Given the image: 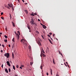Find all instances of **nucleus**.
<instances>
[{"label":"nucleus","mask_w":76,"mask_h":76,"mask_svg":"<svg viewBox=\"0 0 76 76\" xmlns=\"http://www.w3.org/2000/svg\"><path fill=\"white\" fill-rule=\"evenodd\" d=\"M13 69H14L15 70V66L13 65Z\"/></svg>","instance_id":"2eb2a0df"},{"label":"nucleus","mask_w":76,"mask_h":76,"mask_svg":"<svg viewBox=\"0 0 76 76\" xmlns=\"http://www.w3.org/2000/svg\"><path fill=\"white\" fill-rule=\"evenodd\" d=\"M16 35L17 38L18 40H19V34H16Z\"/></svg>","instance_id":"7ed1b4c3"},{"label":"nucleus","mask_w":76,"mask_h":76,"mask_svg":"<svg viewBox=\"0 0 76 76\" xmlns=\"http://www.w3.org/2000/svg\"><path fill=\"white\" fill-rule=\"evenodd\" d=\"M7 8H8V9H10V7H9V6H7Z\"/></svg>","instance_id":"2f4dec72"},{"label":"nucleus","mask_w":76,"mask_h":76,"mask_svg":"<svg viewBox=\"0 0 76 76\" xmlns=\"http://www.w3.org/2000/svg\"><path fill=\"white\" fill-rule=\"evenodd\" d=\"M5 30L6 31H7V27H6V28H5Z\"/></svg>","instance_id":"ea45409f"},{"label":"nucleus","mask_w":76,"mask_h":76,"mask_svg":"<svg viewBox=\"0 0 76 76\" xmlns=\"http://www.w3.org/2000/svg\"><path fill=\"white\" fill-rule=\"evenodd\" d=\"M43 28H44V29H45V28H47V27H46V26H45L44 25L43 26Z\"/></svg>","instance_id":"ddd939ff"},{"label":"nucleus","mask_w":76,"mask_h":76,"mask_svg":"<svg viewBox=\"0 0 76 76\" xmlns=\"http://www.w3.org/2000/svg\"><path fill=\"white\" fill-rule=\"evenodd\" d=\"M14 40H15V38H13L12 39V41H13V42H15Z\"/></svg>","instance_id":"a878e982"},{"label":"nucleus","mask_w":76,"mask_h":76,"mask_svg":"<svg viewBox=\"0 0 76 76\" xmlns=\"http://www.w3.org/2000/svg\"><path fill=\"white\" fill-rule=\"evenodd\" d=\"M18 0V1L19 3L20 2V1H19L20 0Z\"/></svg>","instance_id":"5fc2aeb1"},{"label":"nucleus","mask_w":76,"mask_h":76,"mask_svg":"<svg viewBox=\"0 0 76 76\" xmlns=\"http://www.w3.org/2000/svg\"><path fill=\"white\" fill-rule=\"evenodd\" d=\"M1 53H3V50H1Z\"/></svg>","instance_id":"de8ad7c7"},{"label":"nucleus","mask_w":76,"mask_h":76,"mask_svg":"<svg viewBox=\"0 0 76 76\" xmlns=\"http://www.w3.org/2000/svg\"><path fill=\"white\" fill-rule=\"evenodd\" d=\"M34 20L32 19H31V21H30V23L31 24H34Z\"/></svg>","instance_id":"20e7f679"},{"label":"nucleus","mask_w":76,"mask_h":76,"mask_svg":"<svg viewBox=\"0 0 76 76\" xmlns=\"http://www.w3.org/2000/svg\"><path fill=\"white\" fill-rule=\"evenodd\" d=\"M66 63L67 66H68L69 67V65L67 64H68V63H67V62H66Z\"/></svg>","instance_id":"7c9ffc66"},{"label":"nucleus","mask_w":76,"mask_h":76,"mask_svg":"<svg viewBox=\"0 0 76 76\" xmlns=\"http://www.w3.org/2000/svg\"><path fill=\"white\" fill-rule=\"evenodd\" d=\"M21 66L22 67H24V66L23 65H21Z\"/></svg>","instance_id":"a19ab883"},{"label":"nucleus","mask_w":76,"mask_h":76,"mask_svg":"<svg viewBox=\"0 0 76 76\" xmlns=\"http://www.w3.org/2000/svg\"><path fill=\"white\" fill-rule=\"evenodd\" d=\"M42 51L43 53H45V52H44V51L43 50V48H42Z\"/></svg>","instance_id":"a211bd4d"},{"label":"nucleus","mask_w":76,"mask_h":76,"mask_svg":"<svg viewBox=\"0 0 76 76\" xmlns=\"http://www.w3.org/2000/svg\"><path fill=\"white\" fill-rule=\"evenodd\" d=\"M16 67L17 68H18V67H19V66L18 65H17Z\"/></svg>","instance_id":"37998d69"},{"label":"nucleus","mask_w":76,"mask_h":76,"mask_svg":"<svg viewBox=\"0 0 76 76\" xmlns=\"http://www.w3.org/2000/svg\"><path fill=\"white\" fill-rule=\"evenodd\" d=\"M46 75H47V76H48V72H47Z\"/></svg>","instance_id":"4c0bfd02"},{"label":"nucleus","mask_w":76,"mask_h":76,"mask_svg":"<svg viewBox=\"0 0 76 76\" xmlns=\"http://www.w3.org/2000/svg\"><path fill=\"white\" fill-rule=\"evenodd\" d=\"M25 11L26 14H28V11L27 10H25Z\"/></svg>","instance_id":"6ab92c4d"},{"label":"nucleus","mask_w":76,"mask_h":76,"mask_svg":"<svg viewBox=\"0 0 76 76\" xmlns=\"http://www.w3.org/2000/svg\"><path fill=\"white\" fill-rule=\"evenodd\" d=\"M50 73L51 75H53V70L51 69H50Z\"/></svg>","instance_id":"9d476101"},{"label":"nucleus","mask_w":76,"mask_h":76,"mask_svg":"<svg viewBox=\"0 0 76 76\" xmlns=\"http://www.w3.org/2000/svg\"><path fill=\"white\" fill-rule=\"evenodd\" d=\"M25 4H28V3H25Z\"/></svg>","instance_id":"bf43d9fd"},{"label":"nucleus","mask_w":76,"mask_h":76,"mask_svg":"<svg viewBox=\"0 0 76 76\" xmlns=\"http://www.w3.org/2000/svg\"><path fill=\"white\" fill-rule=\"evenodd\" d=\"M37 43L39 45H41V42H40V40H39L38 41Z\"/></svg>","instance_id":"39448f33"},{"label":"nucleus","mask_w":76,"mask_h":76,"mask_svg":"<svg viewBox=\"0 0 76 76\" xmlns=\"http://www.w3.org/2000/svg\"><path fill=\"white\" fill-rule=\"evenodd\" d=\"M3 15V12H1V15Z\"/></svg>","instance_id":"f704fd0d"},{"label":"nucleus","mask_w":76,"mask_h":76,"mask_svg":"<svg viewBox=\"0 0 76 76\" xmlns=\"http://www.w3.org/2000/svg\"><path fill=\"white\" fill-rule=\"evenodd\" d=\"M12 7V10H14V8H13V6Z\"/></svg>","instance_id":"c9c22d12"},{"label":"nucleus","mask_w":76,"mask_h":76,"mask_svg":"<svg viewBox=\"0 0 76 76\" xmlns=\"http://www.w3.org/2000/svg\"><path fill=\"white\" fill-rule=\"evenodd\" d=\"M41 53L40 54V56L41 57H42V51H41Z\"/></svg>","instance_id":"f3484780"},{"label":"nucleus","mask_w":76,"mask_h":76,"mask_svg":"<svg viewBox=\"0 0 76 76\" xmlns=\"http://www.w3.org/2000/svg\"><path fill=\"white\" fill-rule=\"evenodd\" d=\"M48 40H49V41H50V43H51V44H53V43H52V42H51V40H50V39H48Z\"/></svg>","instance_id":"9b49d317"},{"label":"nucleus","mask_w":76,"mask_h":76,"mask_svg":"<svg viewBox=\"0 0 76 76\" xmlns=\"http://www.w3.org/2000/svg\"><path fill=\"white\" fill-rule=\"evenodd\" d=\"M27 27L29 30H31V28L28 25H27Z\"/></svg>","instance_id":"1a4fd4ad"},{"label":"nucleus","mask_w":76,"mask_h":76,"mask_svg":"<svg viewBox=\"0 0 76 76\" xmlns=\"http://www.w3.org/2000/svg\"><path fill=\"white\" fill-rule=\"evenodd\" d=\"M37 34H39V32H38V31H37Z\"/></svg>","instance_id":"8fccbe9b"},{"label":"nucleus","mask_w":76,"mask_h":76,"mask_svg":"<svg viewBox=\"0 0 76 76\" xmlns=\"http://www.w3.org/2000/svg\"><path fill=\"white\" fill-rule=\"evenodd\" d=\"M4 37L5 38H8L7 36L6 35H4Z\"/></svg>","instance_id":"b1692460"},{"label":"nucleus","mask_w":76,"mask_h":76,"mask_svg":"<svg viewBox=\"0 0 76 76\" xmlns=\"http://www.w3.org/2000/svg\"><path fill=\"white\" fill-rule=\"evenodd\" d=\"M15 76H18V75H15Z\"/></svg>","instance_id":"0e129e2a"},{"label":"nucleus","mask_w":76,"mask_h":76,"mask_svg":"<svg viewBox=\"0 0 76 76\" xmlns=\"http://www.w3.org/2000/svg\"><path fill=\"white\" fill-rule=\"evenodd\" d=\"M54 35H55V34H53V37H54Z\"/></svg>","instance_id":"052dcab7"},{"label":"nucleus","mask_w":76,"mask_h":76,"mask_svg":"<svg viewBox=\"0 0 76 76\" xmlns=\"http://www.w3.org/2000/svg\"><path fill=\"white\" fill-rule=\"evenodd\" d=\"M1 19H3V20H4V18L3 17H1Z\"/></svg>","instance_id":"c756f323"},{"label":"nucleus","mask_w":76,"mask_h":76,"mask_svg":"<svg viewBox=\"0 0 76 76\" xmlns=\"http://www.w3.org/2000/svg\"><path fill=\"white\" fill-rule=\"evenodd\" d=\"M48 35V36L49 37H50V35Z\"/></svg>","instance_id":"3c124183"},{"label":"nucleus","mask_w":76,"mask_h":76,"mask_svg":"<svg viewBox=\"0 0 76 76\" xmlns=\"http://www.w3.org/2000/svg\"><path fill=\"white\" fill-rule=\"evenodd\" d=\"M34 14L35 15H37V13H34Z\"/></svg>","instance_id":"79ce46f5"},{"label":"nucleus","mask_w":76,"mask_h":76,"mask_svg":"<svg viewBox=\"0 0 76 76\" xmlns=\"http://www.w3.org/2000/svg\"><path fill=\"white\" fill-rule=\"evenodd\" d=\"M7 64L8 66H10V62L9 61H7Z\"/></svg>","instance_id":"0eeeda50"},{"label":"nucleus","mask_w":76,"mask_h":76,"mask_svg":"<svg viewBox=\"0 0 76 76\" xmlns=\"http://www.w3.org/2000/svg\"><path fill=\"white\" fill-rule=\"evenodd\" d=\"M1 67L2 68H3V64H2V65L1 66Z\"/></svg>","instance_id":"58836bf2"},{"label":"nucleus","mask_w":76,"mask_h":76,"mask_svg":"<svg viewBox=\"0 0 76 76\" xmlns=\"http://www.w3.org/2000/svg\"><path fill=\"white\" fill-rule=\"evenodd\" d=\"M41 25H42V26H43L44 25H43V24H41Z\"/></svg>","instance_id":"603ef678"},{"label":"nucleus","mask_w":76,"mask_h":76,"mask_svg":"<svg viewBox=\"0 0 76 76\" xmlns=\"http://www.w3.org/2000/svg\"><path fill=\"white\" fill-rule=\"evenodd\" d=\"M22 0L23 1V3H24V2H25V1H24V0Z\"/></svg>","instance_id":"864d4df0"},{"label":"nucleus","mask_w":76,"mask_h":76,"mask_svg":"<svg viewBox=\"0 0 76 76\" xmlns=\"http://www.w3.org/2000/svg\"><path fill=\"white\" fill-rule=\"evenodd\" d=\"M4 56L5 57H6L7 58L10 57V54L8 53H5V54H4Z\"/></svg>","instance_id":"f03ea898"},{"label":"nucleus","mask_w":76,"mask_h":76,"mask_svg":"<svg viewBox=\"0 0 76 76\" xmlns=\"http://www.w3.org/2000/svg\"><path fill=\"white\" fill-rule=\"evenodd\" d=\"M42 37L43 38H44V37H43V36L42 35Z\"/></svg>","instance_id":"13d9d810"},{"label":"nucleus","mask_w":76,"mask_h":76,"mask_svg":"<svg viewBox=\"0 0 76 76\" xmlns=\"http://www.w3.org/2000/svg\"><path fill=\"white\" fill-rule=\"evenodd\" d=\"M42 56L43 57H45V55L43 53H42Z\"/></svg>","instance_id":"dca6fc26"},{"label":"nucleus","mask_w":76,"mask_h":76,"mask_svg":"<svg viewBox=\"0 0 76 76\" xmlns=\"http://www.w3.org/2000/svg\"><path fill=\"white\" fill-rule=\"evenodd\" d=\"M53 64H56L55 62H54V59H53Z\"/></svg>","instance_id":"412c9836"},{"label":"nucleus","mask_w":76,"mask_h":76,"mask_svg":"<svg viewBox=\"0 0 76 76\" xmlns=\"http://www.w3.org/2000/svg\"><path fill=\"white\" fill-rule=\"evenodd\" d=\"M5 72H6V73H8L9 72H8V70H7V69L6 68L5 69Z\"/></svg>","instance_id":"6e6552de"},{"label":"nucleus","mask_w":76,"mask_h":76,"mask_svg":"<svg viewBox=\"0 0 76 76\" xmlns=\"http://www.w3.org/2000/svg\"><path fill=\"white\" fill-rule=\"evenodd\" d=\"M18 34H19L20 35V32H19V31H18Z\"/></svg>","instance_id":"72a5a7b5"},{"label":"nucleus","mask_w":76,"mask_h":76,"mask_svg":"<svg viewBox=\"0 0 76 76\" xmlns=\"http://www.w3.org/2000/svg\"><path fill=\"white\" fill-rule=\"evenodd\" d=\"M1 34H2V33H0V35Z\"/></svg>","instance_id":"680f3d73"},{"label":"nucleus","mask_w":76,"mask_h":76,"mask_svg":"<svg viewBox=\"0 0 76 76\" xmlns=\"http://www.w3.org/2000/svg\"><path fill=\"white\" fill-rule=\"evenodd\" d=\"M0 46H1V44L0 43Z\"/></svg>","instance_id":"e2e57ef3"},{"label":"nucleus","mask_w":76,"mask_h":76,"mask_svg":"<svg viewBox=\"0 0 76 76\" xmlns=\"http://www.w3.org/2000/svg\"><path fill=\"white\" fill-rule=\"evenodd\" d=\"M8 46L9 47H10V45H8Z\"/></svg>","instance_id":"49530a36"},{"label":"nucleus","mask_w":76,"mask_h":76,"mask_svg":"<svg viewBox=\"0 0 76 76\" xmlns=\"http://www.w3.org/2000/svg\"><path fill=\"white\" fill-rule=\"evenodd\" d=\"M50 39H51V40H52V41L53 40V39H52V38H51V37H50Z\"/></svg>","instance_id":"09e8293b"},{"label":"nucleus","mask_w":76,"mask_h":76,"mask_svg":"<svg viewBox=\"0 0 76 76\" xmlns=\"http://www.w3.org/2000/svg\"><path fill=\"white\" fill-rule=\"evenodd\" d=\"M38 21H41V20H40L38 19Z\"/></svg>","instance_id":"4d7b16f0"},{"label":"nucleus","mask_w":76,"mask_h":76,"mask_svg":"<svg viewBox=\"0 0 76 76\" xmlns=\"http://www.w3.org/2000/svg\"><path fill=\"white\" fill-rule=\"evenodd\" d=\"M4 42H7V39H4Z\"/></svg>","instance_id":"4be33fe9"},{"label":"nucleus","mask_w":76,"mask_h":76,"mask_svg":"<svg viewBox=\"0 0 76 76\" xmlns=\"http://www.w3.org/2000/svg\"><path fill=\"white\" fill-rule=\"evenodd\" d=\"M31 30L29 31V32H31Z\"/></svg>","instance_id":"338daca9"},{"label":"nucleus","mask_w":76,"mask_h":76,"mask_svg":"<svg viewBox=\"0 0 76 76\" xmlns=\"http://www.w3.org/2000/svg\"><path fill=\"white\" fill-rule=\"evenodd\" d=\"M2 47H3L4 48V45H2Z\"/></svg>","instance_id":"e433bc0d"},{"label":"nucleus","mask_w":76,"mask_h":76,"mask_svg":"<svg viewBox=\"0 0 76 76\" xmlns=\"http://www.w3.org/2000/svg\"><path fill=\"white\" fill-rule=\"evenodd\" d=\"M31 15H32V16H35V15H34V14H31Z\"/></svg>","instance_id":"c85d7f7f"},{"label":"nucleus","mask_w":76,"mask_h":76,"mask_svg":"<svg viewBox=\"0 0 76 76\" xmlns=\"http://www.w3.org/2000/svg\"><path fill=\"white\" fill-rule=\"evenodd\" d=\"M58 51L60 54H61V56H63V54H62L61 53H60V52L59 51Z\"/></svg>","instance_id":"aec40b11"},{"label":"nucleus","mask_w":76,"mask_h":76,"mask_svg":"<svg viewBox=\"0 0 76 76\" xmlns=\"http://www.w3.org/2000/svg\"><path fill=\"white\" fill-rule=\"evenodd\" d=\"M10 19H12V16L11 15V14H10Z\"/></svg>","instance_id":"bb28decb"},{"label":"nucleus","mask_w":76,"mask_h":76,"mask_svg":"<svg viewBox=\"0 0 76 76\" xmlns=\"http://www.w3.org/2000/svg\"><path fill=\"white\" fill-rule=\"evenodd\" d=\"M12 23L13 26H14V27H15V24L14 23L12 22Z\"/></svg>","instance_id":"f8f14e48"},{"label":"nucleus","mask_w":76,"mask_h":76,"mask_svg":"<svg viewBox=\"0 0 76 76\" xmlns=\"http://www.w3.org/2000/svg\"><path fill=\"white\" fill-rule=\"evenodd\" d=\"M32 64H33V63L31 62L30 63V65H31V66H32Z\"/></svg>","instance_id":"5701e85b"},{"label":"nucleus","mask_w":76,"mask_h":76,"mask_svg":"<svg viewBox=\"0 0 76 76\" xmlns=\"http://www.w3.org/2000/svg\"><path fill=\"white\" fill-rule=\"evenodd\" d=\"M40 69H41L42 70V65L41 66H40Z\"/></svg>","instance_id":"393cba45"},{"label":"nucleus","mask_w":76,"mask_h":76,"mask_svg":"<svg viewBox=\"0 0 76 76\" xmlns=\"http://www.w3.org/2000/svg\"><path fill=\"white\" fill-rule=\"evenodd\" d=\"M20 69H22V67H21V66H20Z\"/></svg>","instance_id":"a18cd8bd"},{"label":"nucleus","mask_w":76,"mask_h":76,"mask_svg":"<svg viewBox=\"0 0 76 76\" xmlns=\"http://www.w3.org/2000/svg\"><path fill=\"white\" fill-rule=\"evenodd\" d=\"M56 76H59V75H58L57 74Z\"/></svg>","instance_id":"6e6d98bb"},{"label":"nucleus","mask_w":76,"mask_h":76,"mask_svg":"<svg viewBox=\"0 0 76 76\" xmlns=\"http://www.w3.org/2000/svg\"><path fill=\"white\" fill-rule=\"evenodd\" d=\"M9 72H10L11 71V70H10V68L9 69Z\"/></svg>","instance_id":"cd10ccee"},{"label":"nucleus","mask_w":76,"mask_h":76,"mask_svg":"<svg viewBox=\"0 0 76 76\" xmlns=\"http://www.w3.org/2000/svg\"><path fill=\"white\" fill-rule=\"evenodd\" d=\"M28 48H29V49H30L31 48V46H29Z\"/></svg>","instance_id":"473e14b6"},{"label":"nucleus","mask_w":76,"mask_h":76,"mask_svg":"<svg viewBox=\"0 0 76 76\" xmlns=\"http://www.w3.org/2000/svg\"><path fill=\"white\" fill-rule=\"evenodd\" d=\"M56 39L57 40H58V39H57V38H56Z\"/></svg>","instance_id":"774afa93"},{"label":"nucleus","mask_w":76,"mask_h":76,"mask_svg":"<svg viewBox=\"0 0 76 76\" xmlns=\"http://www.w3.org/2000/svg\"><path fill=\"white\" fill-rule=\"evenodd\" d=\"M21 42H22V44H23L24 45H26V46H27V41L26 40L23 39H22L21 40Z\"/></svg>","instance_id":"f257e3e1"},{"label":"nucleus","mask_w":76,"mask_h":76,"mask_svg":"<svg viewBox=\"0 0 76 76\" xmlns=\"http://www.w3.org/2000/svg\"><path fill=\"white\" fill-rule=\"evenodd\" d=\"M49 34L50 35H52V33H50Z\"/></svg>","instance_id":"c03bdc74"},{"label":"nucleus","mask_w":76,"mask_h":76,"mask_svg":"<svg viewBox=\"0 0 76 76\" xmlns=\"http://www.w3.org/2000/svg\"><path fill=\"white\" fill-rule=\"evenodd\" d=\"M29 70L31 71V69H29Z\"/></svg>","instance_id":"69168bd1"},{"label":"nucleus","mask_w":76,"mask_h":76,"mask_svg":"<svg viewBox=\"0 0 76 76\" xmlns=\"http://www.w3.org/2000/svg\"><path fill=\"white\" fill-rule=\"evenodd\" d=\"M8 5L9 7H13V4H8Z\"/></svg>","instance_id":"423d86ee"},{"label":"nucleus","mask_w":76,"mask_h":76,"mask_svg":"<svg viewBox=\"0 0 76 76\" xmlns=\"http://www.w3.org/2000/svg\"><path fill=\"white\" fill-rule=\"evenodd\" d=\"M12 58H15V56H14V55L13 54H12Z\"/></svg>","instance_id":"4468645a"}]
</instances>
